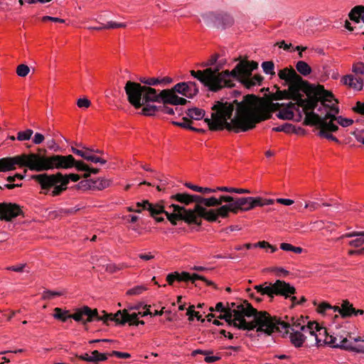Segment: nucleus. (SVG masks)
<instances>
[{
  "label": "nucleus",
  "instance_id": "obj_1",
  "mask_svg": "<svg viewBox=\"0 0 364 364\" xmlns=\"http://www.w3.org/2000/svg\"><path fill=\"white\" fill-rule=\"evenodd\" d=\"M284 104L269 102L255 95H246L243 100L238 102L217 101L212 107L211 118H205V122L210 131L226 129L235 133L247 132L256 124L269 119L272 112L280 110Z\"/></svg>",
  "mask_w": 364,
  "mask_h": 364
},
{
  "label": "nucleus",
  "instance_id": "obj_2",
  "mask_svg": "<svg viewBox=\"0 0 364 364\" xmlns=\"http://www.w3.org/2000/svg\"><path fill=\"white\" fill-rule=\"evenodd\" d=\"M226 309H230L235 319L242 323L243 321H246L245 317H253V320L248 323L255 325L257 332L264 333L267 336H271L272 332L276 330L281 331L282 329L287 330L288 327L286 323H281L275 318H272L267 311H258L247 300L228 303Z\"/></svg>",
  "mask_w": 364,
  "mask_h": 364
},
{
  "label": "nucleus",
  "instance_id": "obj_3",
  "mask_svg": "<svg viewBox=\"0 0 364 364\" xmlns=\"http://www.w3.org/2000/svg\"><path fill=\"white\" fill-rule=\"evenodd\" d=\"M37 153L23 154V167L38 172L51 169H69L74 167L75 159L72 155L48 156L47 150L38 148Z\"/></svg>",
  "mask_w": 364,
  "mask_h": 364
},
{
  "label": "nucleus",
  "instance_id": "obj_4",
  "mask_svg": "<svg viewBox=\"0 0 364 364\" xmlns=\"http://www.w3.org/2000/svg\"><path fill=\"white\" fill-rule=\"evenodd\" d=\"M124 91L128 100L135 106L139 107L141 92L144 95V100L146 102H156L165 105H177L178 96L173 88L162 90L160 92L155 88L141 86L140 83L127 81Z\"/></svg>",
  "mask_w": 364,
  "mask_h": 364
},
{
  "label": "nucleus",
  "instance_id": "obj_5",
  "mask_svg": "<svg viewBox=\"0 0 364 364\" xmlns=\"http://www.w3.org/2000/svg\"><path fill=\"white\" fill-rule=\"evenodd\" d=\"M221 67L222 65L220 64L214 68V84L220 87V90L224 87H233L235 80L243 85V80L245 77L252 76V72L258 68V63L253 60H243L238 63L231 71L226 70L220 73Z\"/></svg>",
  "mask_w": 364,
  "mask_h": 364
},
{
  "label": "nucleus",
  "instance_id": "obj_6",
  "mask_svg": "<svg viewBox=\"0 0 364 364\" xmlns=\"http://www.w3.org/2000/svg\"><path fill=\"white\" fill-rule=\"evenodd\" d=\"M278 76L280 79L285 80L286 84L290 86V90L294 93L301 90L306 97L326 94L327 96L333 97V93L325 90L323 85L311 84L304 80L293 68H284L279 70Z\"/></svg>",
  "mask_w": 364,
  "mask_h": 364
},
{
  "label": "nucleus",
  "instance_id": "obj_7",
  "mask_svg": "<svg viewBox=\"0 0 364 364\" xmlns=\"http://www.w3.org/2000/svg\"><path fill=\"white\" fill-rule=\"evenodd\" d=\"M301 90H299L296 92L294 93L290 90L289 86L288 90H277L275 93L272 94V98L274 100H280L283 99L292 100L297 102V104L303 108V110L306 114L310 110H314L318 106V101L323 102L331 100L330 96L327 95H313L304 98L301 94Z\"/></svg>",
  "mask_w": 364,
  "mask_h": 364
},
{
  "label": "nucleus",
  "instance_id": "obj_8",
  "mask_svg": "<svg viewBox=\"0 0 364 364\" xmlns=\"http://www.w3.org/2000/svg\"><path fill=\"white\" fill-rule=\"evenodd\" d=\"M54 311L53 317L56 319L65 322L68 318H71L77 322H81L83 325L94 320L97 321V318L102 316L98 314L97 309H92L87 306L75 309V312L72 314H70L68 310H63L58 307L55 308Z\"/></svg>",
  "mask_w": 364,
  "mask_h": 364
},
{
  "label": "nucleus",
  "instance_id": "obj_9",
  "mask_svg": "<svg viewBox=\"0 0 364 364\" xmlns=\"http://www.w3.org/2000/svg\"><path fill=\"white\" fill-rule=\"evenodd\" d=\"M304 124L307 126H315L318 129V136L338 142V139L334 136L331 132H336L338 130V127L333 122H328L321 116L316 114L314 110L306 112Z\"/></svg>",
  "mask_w": 364,
  "mask_h": 364
},
{
  "label": "nucleus",
  "instance_id": "obj_10",
  "mask_svg": "<svg viewBox=\"0 0 364 364\" xmlns=\"http://www.w3.org/2000/svg\"><path fill=\"white\" fill-rule=\"evenodd\" d=\"M31 178L37 181L42 189L49 190L51 187H54L51 193L53 196H59L67 189L68 180L64 178L63 175L58 172L55 174L48 175L47 173L33 175Z\"/></svg>",
  "mask_w": 364,
  "mask_h": 364
},
{
  "label": "nucleus",
  "instance_id": "obj_11",
  "mask_svg": "<svg viewBox=\"0 0 364 364\" xmlns=\"http://www.w3.org/2000/svg\"><path fill=\"white\" fill-rule=\"evenodd\" d=\"M102 316L97 318V321H102L108 325L109 321H113L118 325H124L128 323L130 326L144 325V321H139L138 316L141 312L129 314L127 309L119 310L115 314H108L105 311H102Z\"/></svg>",
  "mask_w": 364,
  "mask_h": 364
},
{
  "label": "nucleus",
  "instance_id": "obj_12",
  "mask_svg": "<svg viewBox=\"0 0 364 364\" xmlns=\"http://www.w3.org/2000/svg\"><path fill=\"white\" fill-rule=\"evenodd\" d=\"M226 205H221L218 209H206L205 207L200 204H196L194 208L191 209L194 216L196 218V223H193L198 226L202 225L201 218L206 220L208 222H215L218 217L223 218H228L229 215L228 209Z\"/></svg>",
  "mask_w": 364,
  "mask_h": 364
},
{
  "label": "nucleus",
  "instance_id": "obj_13",
  "mask_svg": "<svg viewBox=\"0 0 364 364\" xmlns=\"http://www.w3.org/2000/svg\"><path fill=\"white\" fill-rule=\"evenodd\" d=\"M169 207L173 209V213H170L164 209V212H161V213L166 215L167 219L173 225H176L178 220H183L188 225L196 223V218L194 216L191 209H186L184 206L176 204H171ZM164 208H165L164 207Z\"/></svg>",
  "mask_w": 364,
  "mask_h": 364
},
{
  "label": "nucleus",
  "instance_id": "obj_14",
  "mask_svg": "<svg viewBox=\"0 0 364 364\" xmlns=\"http://www.w3.org/2000/svg\"><path fill=\"white\" fill-rule=\"evenodd\" d=\"M202 18L208 26L220 29L230 27L234 23L233 18L229 14L223 13L209 12L203 14Z\"/></svg>",
  "mask_w": 364,
  "mask_h": 364
},
{
  "label": "nucleus",
  "instance_id": "obj_15",
  "mask_svg": "<svg viewBox=\"0 0 364 364\" xmlns=\"http://www.w3.org/2000/svg\"><path fill=\"white\" fill-rule=\"evenodd\" d=\"M191 75L198 80L205 87H208L210 90L217 92L220 90V87L215 86L214 84V69L211 68H207L203 70L195 71L193 70L190 71Z\"/></svg>",
  "mask_w": 364,
  "mask_h": 364
},
{
  "label": "nucleus",
  "instance_id": "obj_16",
  "mask_svg": "<svg viewBox=\"0 0 364 364\" xmlns=\"http://www.w3.org/2000/svg\"><path fill=\"white\" fill-rule=\"evenodd\" d=\"M226 206L228 208V213L231 212L237 214L240 210L249 211L252 209V206L251 205V197H232V200L228 202V204H226Z\"/></svg>",
  "mask_w": 364,
  "mask_h": 364
},
{
  "label": "nucleus",
  "instance_id": "obj_17",
  "mask_svg": "<svg viewBox=\"0 0 364 364\" xmlns=\"http://www.w3.org/2000/svg\"><path fill=\"white\" fill-rule=\"evenodd\" d=\"M218 316V318L225 320L230 326H233L240 330L252 331L255 328V325L249 323L247 321H243V323L238 321L235 317L230 313V309H226Z\"/></svg>",
  "mask_w": 364,
  "mask_h": 364
},
{
  "label": "nucleus",
  "instance_id": "obj_18",
  "mask_svg": "<svg viewBox=\"0 0 364 364\" xmlns=\"http://www.w3.org/2000/svg\"><path fill=\"white\" fill-rule=\"evenodd\" d=\"M21 214L22 210L19 205L15 203H0V220L10 221Z\"/></svg>",
  "mask_w": 364,
  "mask_h": 364
},
{
  "label": "nucleus",
  "instance_id": "obj_19",
  "mask_svg": "<svg viewBox=\"0 0 364 364\" xmlns=\"http://www.w3.org/2000/svg\"><path fill=\"white\" fill-rule=\"evenodd\" d=\"M296 293V289L289 283L283 280L277 279L272 284V296L274 294L289 298Z\"/></svg>",
  "mask_w": 364,
  "mask_h": 364
},
{
  "label": "nucleus",
  "instance_id": "obj_20",
  "mask_svg": "<svg viewBox=\"0 0 364 364\" xmlns=\"http://www.w3.org/2000/svg\"><path fill=\"white\" fill-rule=\"evenodd\" d=\"M23 154L14 157H5L0 159V171L6 172L15 170L16 166L23 167Z\"/></svg>",
  "mask_w": 364,
  "mask_h": 364
},
{
  "label": "nucleus",
  "instance_id": "obj_21",
  "mask_svg": "<svg viewBox=\"0 0 364 364\" xmlns=\"http://www.w3.org/2000/svg\"><path fill=\"white\" fill-rule=\"evenodd\" d=\"M196 280H201L207 284V285L213 286L215 289H217V286L210 280H208L205 277L194 273L191 274L188 272H182L181 273L178 272V282H191L192 284H194L196 287H197V284H196Z\"/></svg>",
  "mask_w": 364,
  "mask_h": 364
},
{
  "label": "nucleus",
  "instance_id": "obj_22",
  "mask_svg": "<svg viewBox=\"0 0 364 364\" xmlns=\"http://www.w3.org/2000/svg\"><path fill=\"white\" fill-rule=\"evenodd\" d=\"M136 209H141L142 210H148L151 217H155L161 214L164 212V205L160 203H151L147 200H144L141 202H137L136 203Z\"/></svg>",
  "mask_w": 364,
  "mask_h": 364
},
{
  "label": "nucleus",
  "instance_id": "obj_23",
  "mask_svg": "<svg viewBox=\"0 0 364 364\" xmlns=\"http://www.w3.org/2000/svg\"><path fill=\"white\" fill-rule=\"evenodd\" d=\"M232 200V197L230 196H221L219 198L214 196L209 198H205L198 195V204L202 205L203 204L206 207L220 206L223 202L228 203Z\"/></svg>",
  "mask_w": 364,
  "mask_h": 364
},
{
  "label": "nucleus",
  "instance_id": "obj_24",
  "mask_svg": "<svg viewBox=\"0 0 364 364\" xmlns=\"http://www.w3.org/2000/svg\"><path fill=\"white\" fill-rule=\"evenodd\" d=\"M144 95L141 92V95L140 96L141 97L139 100V107H136L134 105H133L128 99L127 100L136 109H139L142 106H144L141 112L142 114L149 117L154 116L156 112H159V106L151 105V102H145V100H144Z\"/></svg>",
  "mask_w": 364,
  "mask_h": 364
},
{
  "label": "nucleus",
  "instance_id": "obj_25",
  "mask_svg": "<svg viewBox=\"0 0 364 364\" xmlns=\"http://www.w3.org/2000/svg\"><path fill=\"white\" fill-rule=\"evenodd\" d=\"M171 199L183 204L184 205H188L192 203L198 204V195H191L188 193H178L171 196Z\"/></svg>",
  "mask_w": 364,
  "mask_h": 364
},
{
  "label": "nucleus",
  "instance_id": "obj_26",
  "mask_svg": "<svg viewBox=\"0 0 364 364\" xmlns=\"http://www.w3.org/2000/svg\"><path fill=\"white\" fill-rule=\"evenodd\" d=\"M323 328L320 327L318 323L316 322H308L307 325H303L301 326V331L304 333H309L311 336H314L316 341V344L318 346L321 345V340L318 338L317 335L315 333L316 331H321Z\"/></svg>",
  "mask_w": 364,
  "mask_h": 364
},
{
  "label": "nucleus",
  "instance_id": "obj_27",
  "mask_svg": "<svg viewBox=\"0 0 364 364\" xmlns=\"http://www.w3.org/2000/svg\"><path fill=\"white\" fill-rule=\"evenodd\" d=\"M323 118L328 122H333L336 121L338 124L343 127H349L353 123V120L351 119L344 118L342 116H335V114H332L330 112H326Z\"/></svg>",
  "mask_w": 364,
  "mask_h": 364
},
{
  "label": "nucleus",
  "instance_id": "obj_28",
  "mask_svg": "<svg viewBox=\"0 0 364 364\" xmlns=\"http://www.w3.org/2000/svg\"><path fill=\"white\" fill-rule=\"evenodd\" d=\"M348 16L351 21L355 23H360V20L364 23V6L359 5L353 7Z\"/></svg>",
  "mask_w": 364,
  "mask_h": 364
},
{
  "label": "nucleus",
  "instance_id": "obj_29",
  "mask_svg": "<svg viewBox=\"0 0 364 364\" xmlns=\"http://www.w3.org/2000/svg\"><path fill=\"white\" fill-rule=\"evenodd\" d=\"M291 331L293 332L289 336L291 343L296 348L302 346L306 336L298 330H294V328H291Z\"/></svg>",
  "mask_w": 364,
  "mask_h": 364
},
{
  "label": "nucleus",
  "instance_id": "obj_30",
  "mask_svg": "<svg viewBox=\"0 0 364 364\" xmlns=\"http://www.w3.org/2000/svg\"><path fill=\"white\" fill-rule=\"evenodd\" d=\"M341 310V316L343 318L351 317L355 314V308L348 300L342 301Z\"/></svg>",
  "mask_w": 364,
  "mask_h": 364
},
{
  "label": "nucleus",
  "instance_id": "obj_31",
  "mask_svg": "<svg viewBox=\"0 0 364 364\" xmlns=\"http://www.w3.org/2000/svg\"><path fill=\"white\" fill-rule=\"evenodd\" d=\"M272 317L275 318L277 321H279L281 323H284L288 326V327L287 328V330L282 329V331L276 330V331H273L272 333L274 332H279V333H283L284 335L287 334L289 332V329L291 330V328H294L293 327H296V328H299L301 330V326L304 325L302 323V322L304 323V321L302 320V318L296 319V321H294V318H291L292 323L290 324L289 323L281 321L280 319L277 318L276 316H272Z\"/></svg>",
  "mask_w": 364,
  "mask_h": 364
},
{
  "label": "nucleus",
  "instance_id": "obj_32",
  "mask_svg": "<svg viewBox=\"0 0 364 364\" xmlns=\"http://www.w3.org/2000/svg\"><path fill=\"white\" fill-rule=\"evenodd\" d=\"M263 79V77L260 75H256L252 77L251 76L245 77V80H243V85L250 89L256 85H260Z\"/></svg>",
  "mask_w": 364,
  "mask_h": 364
},
{
  "label": "nucleus",
  "instance_id": "obj_33",
  "mask_svg": "<svg viewBox=\"0 0 364 364\" xmlns=\"http://www.w3.org/2000/svg\"><path fill=\"white\" fill-rule=\"evenodd\" d=\"M77 145L79 147L82 148L83 149H86V153H85V157H84V159L85 160L91 161V162H93V163H100L101 164H106V162H107L106 160H105V159H103L102 158H100L98 156H96L95 155L91 154V153H92V152L90 151L89 148H87V147L82 146L81 144H77Z\"/></svg>",
  "mask_w": 364,
  "mask_h": 364
},
{
  "label": "nucleus",
  "instance_id": "obj_34",
  "mask_svg": "<svg viewBox=\"0 0 364 364\" xmlns=\"http://www.w3.org/2000/svg\"><path fill=\"white\" fill-rule=\"evenodd\" d=\"M211 353H213L212 351H208V350H200V349H197V350H195L192 352V355L193 356H196L197 354H202V355H205V361L206 363H214L215 361H218L220 359V357L219 356H213V355H210Z\"/></svg>",
  "mask_w": 364,
  "mask_h": 364
},
{
  "label": "nucleus",
  "instance_id": "obj_35",
  "mask_svg": "<svg viewBox=\"0 0 364 364\" xmlns=\"http://www.w3.org/2000/svg\"><path fill=\"white\" fill-rule=\"evenodd\" d=\"M267 282H264V285H256L254 289L257 290L258 293H260L262 295H267L271 299H273L272 296V284H269Z\"/></svg>",
  "mask_w": 364,
  "mask_h": 364
},
{
  "label": "nucleus",
  "instance_id": "obj_36",
  "mask_svg": "<svg viewBox=\"0 0 364 364\" xmlns=\"http://www.w3.org/2000/svg\"><path fill=\"white\" fill-rule=\"evenodd\" d=\"M186 114L192 119L199 120L204 117L205 111L202 109L194 107L188 109L186 112Z\"/></svg>",
  "mask_w": 364,
  "mask_h": 364
},
{
  "label": "nucleus",
  "instance_id": "obj_37",
  "mask_svg": "<svg viewBox=\"0 0 364 364\" xmlns=\"http://www.w3.org/2000/svg\"><path fill=\"white\" fill-rule=\"evenodd\" d=\"M173 88L177 93L188 98H191V95L189 94L188 92V85H186V82L177 83L173 87Z\"/></svg>",
  "mask_w": 364,
  "mask_h": 364
},
{
  "label": "nucleus",
  "instance_id": "obj_38",
  "mask_svg": "<svg viewBox=\"0 0 364 364\" xmlns=\"http://www.w3.org/2000/svg\"><path fill=\"white\" fill-rule=\"evenodd\" d=\"M297 71L301 75L306 76L311 73V68L305 61H298L296 64Z\"/></svg>",
  "mask_w": 364,
  "mask_h": 364
},
{
  "label": "nucleus",
  "instance_id": "obj_39",
  "mask_svg": "<svg viewBox=\"0 0 364 364\" xmlns=\"http://www.w3.org/2000/svg\"><path fill=\"white\" fill-rule=\"evenodd\" d=\"M95 183H93L92 179L85 178V180L81 181L77 185H76V188L79 190L87 191L90 189H93V186H95Z\"/></svg>",
  "mask_w": 364,
  "mask_h": 364
},
{
  "label": "nucleus",
  "instance_id": "obj_40",
  "mask_svg": "<svg viewBox=\"0 0 364 364\" xmlns=\"http://www.w3.org/2000/svg\"><path fill=\"white\" fill-rule=\"evenodd\" d=\"M139 81L144 84V86L150 87L160 85L159 77H139Z\"/></svg>",
  "mask_w": 364,
  "mask_h": 364
},
{
  "label": "nucleus",
  "instance_id": "obj_41",
  "mask_svg": "<svg viewBox=\"0 0 364 364\" xmlns=\"http://www.w3.org/2000/svg\"><path fill=\"white\" fill-rule=\"evenodd\" d=\"M333 101H335L336 103H338V101L334 98L333 95V97L331 98L330 100L324 101L323 102H322L321 101H320V102H321V105H323V107L328 108L330 109V111H331V112H329L330 113H331L332 114H335V116H336V114H338L339 113V108L333 104L331 105H328L326 104V102L331 103Z\"/></svg>",
  "mask_w": 364,
  "mask_h": 364
},
{
  "label": "nucleus",
  "instance_id": "obj_42",
  "mask_svg": "<svg viewBox=\"0 0 364 364\" xmlns=\"http://www.w3.org/2000/svg\"><path fill=\"white\" fill-rule=\"evenodd\" d=\"M93 363L97 364L100 361H105L107 360L109 353H102L97 350L92 352Z\"/></svg>",
  "mask_w": 364,
  "mask_h": 364
},
{
  "label": "nucleus",
  "instance_id": "obj_43",
  "mask_svg": "<svg viewBox=\"0 0 364 364\" xmlns=\"http://www.w3.org/2000/svg\"><path fill=\"white\" fill-rule=\"evenodd\" d=\"M274 132H284L285 133H292L295 132V127L293 124L289 123H285L281 126L274 127L272 129Z\"/></svg>",
  "mask_w": 364,
  "mask_h": 364
},
{
  "label": "nucleus",
  "instance_id": "obj_44",
  "mask_svg": "<svg viewBox=\"0 0 364 364\" xmlns=\"http://www.w3.org/2000/svg\"><path fill=\"white\" fill-rule=\"evenodd\" d=\"M294 112L292 110L289 109H285L284 107L279 110V113L277 114V117L279 119L284 120H289L294 117Z\"/></svg>",
  "mask_w": 364,
  "mask_h": 364
},
{
  "label": "nucleus",
  "instance_id": "obj_45",
  "mask_svg": "<svg viewBox=\"0 0 364 364\" xmlns=\"http://www.w3.org/2000/svg\"><path fill=\"white\" fill-rule=\"evenodd\" d=\"M218 190L220 191H225V192H229V193H240V194L251 193V191L249 189L228 188L226 186L218 187Z\"/></svg>",
  "mask_w": 364,
  "mask_h": 364
},
{
  "label": "nucleus",
  "instance_id": "obj_46",
  "mask_svg": "<svg viewBox=\"0 0 364 364\" xmlns=\"http://www.w3.org/2000/svg\"><path fill=\"white\" fill-rule=\"evenodd\" d=\"M33 134V131L31 129H27L23 132H18L17 133L16 139L18 141H27L29 140Z\"/></svg>",
  "mask_w": 364,
  "mask_h": 364
},
{
  "label": "nucleus",
  "instance_id": "obj_47",
  "mask_svg": "<svg viewBox=\"0 0 364 364\" xmlns=\"http://www.w3.org/2000/svg\"><path fill=\"white\" fill-rule=\"evenodd\" d=\"M262 68L264 72L267 75H275L274 70V65L272 61H264L262 63Z\"/></svg>",
  "mask_w": 364,
  "mask_h": 364
},
{
  "label": "nucleus",
  "instance_id": "obj_48",
  "mask_svg": "<svg viewBox=\"0 0 364 364\" xmlns=\"http://www.w3.org/2000/svg\"><path fill=\"white\" fill-rule=\"evenodd\" d=\"M183 122H173V124L188 129H194V127L191 126L192 121L187 117H183Z\"/></svg>",
  "mask_w": 364,
  "mask_h": 364
},
{
  "label": "nucleus",
  "instance_id": "obj_49",
  "mask_svg": "<svg viewBox=\"0 0 364 364\" xmlns=\"http://www.w3.org/2000/svg\"><path fill=\"white\" fill-rule=\"evenodd\" d=\"M195 306L193 305H191L189 306L188 311H187V315L189 316L188 320L193 321V316H196L197 318V320L200 321L201 322H204L205 319L202 318V316L199 314L198 311H195L194 309Z\"/></svg>",
  "mask_w": 364,
  "mask_h": 364
},
{
  "label": "nucleus",
  "instance_id": "obj_50",
  "mask_svg": "<svg viewBox=\"0 0 364 364\" xmlns=\"http://www.w3.org/2000/svg\"><path fill=\"white\" fill-rule=\"evenodd\" d=\"M29 71V67L25 64H21L16 68V73L20 77H26Z\"/></svg>",
  "mask_w": 364,
  "mask_h": 364
},
{
  "label": "nucleus",
  "instance_id": "obj_51",
  "mask_svg": "<svg viewBox=\"0 0 364 364\" xmlns=\"http://www.w3.org/2000/svg\"><path fill=\"white\" fill-rule=\"evenodd\" d=\"M352 71L356 75H364V63L362 62H358L353 65Z\"/></svg>",
  "mask_w": 364,
  "mask_h": 364
},
{
  "label": "nucleus",
  "instance_id": "obj_52",
  "mask_svg": "<svg viewBox=\"0 0 364 364\" xmlns=\"http://www.w3.org/2000/svg\"><path fill=\"white\" fill-rule=\"evenodd\" d=\"M321 331H323V335H325V336H326V338L324 340L325 344L332 345L333 347V345L337 344V343H336V338L333 336H329L326 328H323V329Z\"/></svg>",
  "mask_w": 364,
  "mask_h": 364
},
{
  "label": "nucleus",
  "instance_id": "obj_53",
  "mask_svg": "<svg viewBox=\"0 0 364 364\" xmlns=\"http://www.w3.org/2000/svg\"><path fill=\"white\" fill-rule=\"evenodd\" d=\"M363 80L360 77H353V81L350 84V87L357 90H360L363 88Z\"/></svg>",
  "mask_w": 364,
  "mask_h": 364
},
{
  "label": "nucleus",
  "instance_id": "obj_54",
  "mask_svg": "<svg viewBox=\"0 0 364 364\" xmlns=\"http://www.w3.org/2000/svg\"><path fill=\"white\" fill-rule=\"evenodd\" d=\"M186 85H188V92L191 95V98L196 96L199 90L197 84L195 82H186Z\"/></svg>",
  "mask_w": 364,
  "mask_h": 364
},
{
  "label": "nucleus",
  "instance_id": "obj_55",
  "mask_svg": "<svg viewBox=\"0 0 364 364\" xmlns=\"http://www.w3.org/2000/svg\"><path fill=\"white\" fill-rule=\"evenodd\" d=\"M145 290H146L145 287L141 285L136 286L128 290L127 294L129 295H139L144 292Z\"/></svg>",
  "mask_w": 364,
  "mask_h": 364
},
{
  "label": "nucleus",
  "instance_id": "obj_56",
  "mask_svg": "<svg viewBox=\"0 0 364 364\" xmlns=\"http://www.w3.org/2000/svg\"><path fill=\"white\" fill-rule=\"evenodd\" d=\"M63 295L61 291H45L43 294V298L44 299H52L55 296H59Z\"/></svg>",
  "mask_w": 364,
  "mask_h": 364
},
{
  "label": "nucleus",
  "instance_id": "obj_57",
  "mask_svg": "<svg viewBox=\"0 0 364 364\" xmlns=\"http://www.w3.org/2000/svg\"><path fill=\"white\" fill-rule=\"evenodd\" d=\"M124 27H126V23H116L113 21H108L106 24H103V28H105V29L118 28Z\"/></svg>",
  "mask_w": 364,
  "mask_h": 364
},
{
  "label": "nucleus",
  "instance_id": "obj_58",
  "mask_svg": "<svg viewBox=\"0 0 364 364\" xmlns=\"http://www.w3.org/2000/svg\"><path fill=\"white\" fill-rule=\"evenodd\" d=\"M74 167H75L77 171H85V173H87L88 169H90V167L82 161L75 160Z\"/></svg>",
  "mask_w": 364,
  "mask_h": 364
},
{
  "label": "nucleus",
  "instance_id": "obj_59",
  "mask_svg": "<svg viewBox=\"0 0 364 364\" xmlns=\"http://www.w3.org/2000/svg\"><path fill=\"white\" fill-rule=\"evenodd\" d=\"M358 237L349 242L350 246L358 247L364 243V236H357Z\"/></svg>",
  "mask_w": 364,
  "mask_h": 364
},
{
  "label": "nucleus",
  "instance_id": "obj_60",
  "mask_svg": "<svg viewBox=\"0 0 364 364\" xmlns=\"http://www.w3.org/2000/svg\"><path fill=\"white\" fill-rule=\"evenodd\" d=\"M346 350L359 353H364V346H358L357 347H355L353 346H343Z\"/></svg>",
  "mask_w": 364,
  "mask_h": 364
},
{
  "label": "nucleus",
  "instance_id": "obj_61",
  "mask_svg": "<svg viewBox=\"0 0 364 364\" xmlns=\"http://www.w3.org/2000/svg\"><path fill=\"white\" fill-rule=\"evenodd\" d=\"M251 205L252 206V209L257 206H264L263 198L261 197H251Z\"/></svg>",
  "mask_w": 364,
  "mask_h": 364
},
{
  "label": "nucleus",
  "instance_id": "obj_62",
  "mask_svg": "<svg viewBox=\"0 0 364 364\" xmlns=\"http://www.w3.org/2000/svg\"><path fill=\"white\" fill-rule=\"evenodd\" d=\"M178 272H174L166 276V281L169 285H173L175 281H178Z\"/></svg>",
  "mask_w": 364,
  "mask_h": 364
},
{
  "label": "nucleus",
  "instance_id": "obj_63",
  "mask_svg": "<svg viewBox=\"0 0 364 364\" xmlns=\"http://www.w3.org/2000/svg\"><path fill=\"white\" fill-rule=\"evenodd\" d=\"M159 112H161L164 114H168L170 115L174 114V110L173 108L168 106V105L163 104L162 105H159Z\"/></svg>",
  "mask_w": 364,
  "mask_h": 364
},
{
  "label": "nucleus",
  "instance_id": "obj_64",
  "mask_svg": "<svg viewBox=\"0 0 364 364\" xmlns=\"http://www.w3.org/2000/svg\"><path fill=\"white\" fill-rule=\"evenodd\" d=\"M353 109L355 112L364 114V102H357L355 107Z\"/></svg>",
  "mask_w": 364,
  "mask_h": 364
}]
</instances>
